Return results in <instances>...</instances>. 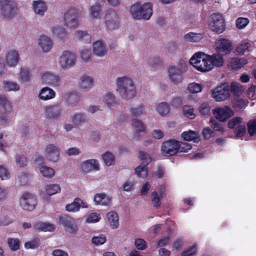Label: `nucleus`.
<instances>
[{
    "label": "nucleus",
    "mask_w": 256,
    "mask_h": 256,
    "mask_svg": "<svg viewBox=\"0 0 256 256\" xmlns=\"http://www.w3.org/2000/svg\"><path fill=\"white\" fill-rule=\"evenodd\" d=\"M110 226L113 228H117L118 226V214L114 212H110L106 214Z\"/></svg>",
    "instance_id": "c85d7f7f"
},
{
    "label": "nucleus",
    "mask_w": 256,
    "mask_h": 256,
    "mask_svg": "<svg viewBox=\"0 0 256 256\" xmlns=\"http://www.w3.org/2000/svg\"><path fill=\"white\" fill-rule=\"evenodd\" d=\"M40 171L44 176L48 178L53 177L55 174V172L53 168L46 166H42L40 168Z\"/></svg>",
    "instance_id": "37998d69"
},
{
    "label": "nucleus",
    "mask_w": 256,
    "mask_h": 256,
    "mask_svg": "<svg viewBox=\"0 0 256 256\" xmlns=\"http://www.w3.org/2000/svg\"><path fill=\"white\" fill-rule=\"evenodd\" d=\"M52 34L62 40H64L67 38V34L65 29L60 26L52 28Z\"/></svg>",
    "instance_id": "473e14b6"
},
{
    "label": "nucleus",
    "mask_w": 256,
    "mask_h": 256,
    "mask_svg": "<svg viewBox=\"0 0 256 256\" xmlns=\"http://www.w3.org/2000/svg\"><path fill=\"white\" fill-rule=\"evenodd\" d=\"M71 118L72 122L76 126L81 125L82 123H84L86 120V118L82 112L74 113Z\"/></svg>",
    "instance_id": "c756f323"
},
{
    "label": "nucleus",
    "mask_w": 256,
    "mask_h": 256,
    "mask_svg": "<svg viewBox=\"0 0 256 256\" xmlns=\"http://www.w3.org/2000/svg\"><path fill=\"white\" fill-rule=\"evenodd\" d=\"M76 58L74 54L68 50H64L60 57L59 64L62 68H68L75 64Z\"/></svg>",
    "instance_id": "f8f14e48"
},
{
    "label": "nucleus",
    "mask_w": 256,
    "mask_h": 256,
    "mask_svg": "<svg viewBox=\"0 0 256 256\" xmlns=\"http://www.w3.org/2000/svg\"><path fill=\"white\" fill-rule=\"evenodd\" d=\"M40 240L38 238H34L31 240L28 241L24 244V247L26 249H35L40 246Z\"/></svg>",
    "instance_id": "c03bdc74"
},
{
    "label": "nucleus",
    "mask_w": 256,
    "mask_h": 256,
    "mask_svg": "<svg viewBox=\"0 0 256 256\" xmlns=\"http://www.w3.org/2000/svg\"><path fill=\"white\" fill-rule=\"evenodd\" d=\"M4 88L6 91H16L20 89V86L16 83L9 81L4 82Z\"/></svg>",
    "instance_id": "8fccbe9b"
},
{
    "label": "nucleus",
    "mask_w": 256,
    "mask_h": 256,
    "mask_svg": "<svg viewBox=\"0 0 256 256\" xmlns=\"http://www.w3.org/2000/svg\"><path fill=\"white\" fill-rule=\"evenodd\" d=\"M91 49H82L81 50V58L85 62H88L91 60Z\"/></svg>",
    "instance_id": "680f3d73"
},
{
    "label": "nucleus",
    "mask_w": 256,
    "mask_h": 256,
    "mask_svg": "<svg viewBox=\"0 0 256 256\" xmlns=\"http://www.w3.org/2000/svg\"><path fill=\"white\" fill-rule=\"evenodd\" d=\"M184 38L186 42H198L201 40L202 36L198 34L189 32L184 36Z\"/></svg>",
    "instance_id": "c9c22d12"
},
{
    "label": "nucleus",
    "mask_w": 256,
    "mask_h": 256,
    "mask_svg": "<svg viewBox=\"0 0 256 256\" xmlns=\"http://www.w3.org/2000/svg\"><path fill=\"white\" fill-rule=\"evenodd\" d=\"M94 200L96 205L107 206L110 204L112 198L104 193H100L95 194Z\"/></svg>",
    "instance_id": "5701e85b"
},
{
    "label": "nucleus",
    "mask_w": 256,
    "mask_h": 256,
    "mask_svg": "<svg viewBox=\"0 0 256 256\" xmlns=\"http://www.w3.org/2000/svg\"><path fill=\"white\" fill-rule=\"evenodd\" d=\"M79 14L74 8L68 10L64 15L65 25L70 28H76L79 24Z\"/></svg>",
    "instance_id": "9d476101"
},
{
    "label": "nucleus",
    "mask_w": 256,
    "mask_h": 256,
    "mask_svg": "<svg viewBox=\"0 0 256 256\" xmlns=\"http://www.w3.org/2000/svg\"><path fill=\"white\" fill-rule=\"evenodd\" d=\"M38 44L42 48H51L53 46V42L48 36L41 35L38 40Z\"/></svg>",
    "instance_id": "cd10ccee"
},
{
    "label": "nucleus",
    "mask_w": 256,
    "mask_h": 256,
    "mask_svg": "<svg viewBox=\"0 0 256 256\" xmlns=\"http://www.w3.org/2000/svg\"><path fill=\"white\" fill-rule=\"evenodd\" d=\"M46 158L50 161L56 162L60 156V149L53 144L48 145L44 150Z\"/></svg>",
    "instance_id": "a211bd4d"
},
{
    "label": "nucleus",
    "mask_w": 256,
    "mask_h": 256,
    "mask_svg": "<svg viewBox=\"0 0 256 256\" xmlns=\"http://www.w3.org/2000/svg\"><path fill=\"white\" fill-rule=\"evenodd\" d=\"M43 84L52 86H58L62 84V82L58 75L46 72L43 74L41 76Z\"/></svg>",
    "instance_id": "dca6fc26"
},
{
    "label": "nucleus",
    "mask_w": 256,
    "mask_h": 256,
    "mask_svg": "<svg viewBox=\"0 0 256 256\" xmlns=\"http://www.w3.org/2000/svg\"><path fill=\"white\" fill-rule=\"evenodd\" d=\"M75 38L84 43L90 42L91 36L87 32L84 30H78L74 34Z\"/></svg>",
    "instance_id": "7c9ffc66"
},
{
    "label": "nucleus",
    "mask_w": 256,
    "mask_h": 256,
    "mask_svg": "<svg viewBox=\"0 0 256 256\" xmlns=\"http://www.w3.org/2000/svg\"><path fill=\"white\" fill-rule=\"evenodd\" d=\"M215 48H230L232 46L231 41L224 38L218 40L215 42Z\"/></svg>",
    "instance_id": "e433bc0d"
},
{
    "label": "nucleus",
    "mask_w": 256,
    "mask_h": 256,
    "mask_svg": "<svg viewBox=\"0 0 256 256\" xmlns=\"http://www.w3.org/2000/svg\"><path fill=\"white\" fill-rule=\"evenodd\" d=\"M248 131L250 136L256 135V120H251L248 122Z\"/></svg>",
    "instance_id": "5fc2aeb1"
},
{
    "label": "nucleus",
    "mask_w": 256,
    "mask_h": 256,
    "mask_svg": "<svg viewBox=\"0 0 256 256\" xmlns=\"http://www.w3.org/2000/svg\"><path fill=\"white\" fill-rule=\"evenodd\" d=\"M138 158L142 161V164L144 165L148 164L152 161L150 154L142 150H140Z\"/></svg>",
    "instance_id": "864d4df0"
},
{
    "label": "nucleus",
    "mask_w": 256,
    "mask_h": 256,
    "mask_svg": "<svg viewBox=\"0 0 256 256\" xmlns=\"http://www.w3.org/2000/svg\"><path fill=\"white\" fill-rule=\"evenodd\" d=\"M190 64L196 69L201 72H207L211 70L209 59L202 52L194 54L190 60Z\"/></svg>",
    "instance_id": "f03ea898"
},
{
    "label": "nucleus",
    "mask_w": 256,
    "mask_h": 256,
    "mask_svg": "<svg viewBox=\"0 0 256 256\" xmlns=\"http://www.w3.org/2000/svg\"><path fill=\"white\" fill-rule=\"evenodd\" d=\"M6 62L8 66H16L19 62V54L16 50L10 51L6 55Z\"/></svg>",
    "instance_id": "b1692460"
},
{
    "label": "nucleus",
    "mask_w": 256,
    "mask_h": 256,
    "mask_svg": "<svg viewBox=\"0 0 256 256\" xmlns=\"http://www.w3.org/2000/svg\"><path fill=\"white\" fill-rule=\"evenodd\" d=\"M18 8L12 0H0V14L6 18L12 19L16 14Z\"/></svg>",
    "instance_id": "39448f33"
},
{
    "label": "nucleus",
    "mask_w": 256,
    "mask_h": 256,
    "mask_svg": "<svg viewBox=\"0 0 256 256\" xmlns=\"http://www.w3.org/2000/svg\"><path fill=\"white\" fill-rule=\"evenodd\" d=\"M80 97L76 92H71L68 96V104L71 106H75L78 104L80 102Z\"/></svg>",
    "instance_id": "3c124183"
},
{
    "label": "nucleus",
    "mask_w": 256,
    "mask_h": 256,
    "mask_svg": "<svg viewBox=\"0 0 256 256\" xmlns=\"http://www.w3.org/2000/svg\"><path fill=\"white\" fill-rule=\"evenodd\" d=\"M129 111L131 116L134 117H140L145 113L144 106L142 104L136 108H131Z\"/></svg>",
    "instance_id": "58836bf2"
},
{
    "label": "nucleus",
    "mask_w": 256,
    "mask_h": 256,
    "mask_svg": "<svg viewBox=\"0 0 256 256\" xmlns=\"http://www.w3.org/2000/svg\"><path fill=\"white\" fill-rule=\"evenodd\" d=\"M197 252L196 246L193 245L189 246L186 250L182 253V256H194Z\"/></svg>",
    "instance_id": "0e129e2a"
},
{
    "label": "nucleus",
    "mask_w": 256,
    "mask_h": 256,
    "mask_svg": "<svg viewBox=\"0 0 256 256\" xmlns=\"http://www.w3.org/2000/svg\"><path fill=\"white\" fill-rule=\"evenodd\" d=\"M188 89L190 93H198L202 90V87L200 84L192 82L188 85Z\"/></svg>",
    "instance_id": "4d7b16f0"
},
{
    "label": "nucleus",
    "mask_w": 256,
    "mask_h": 256,
    "mask_svg": "<svg viewBox=\"0 0 256 256\" xmlns=\"http://www.w3.org/2000/svg\"><path fill=\"white\" fill-rule=\"evenodd\" d=\"M12 103L4 95H0V125L8 123L11 119Z\"/></svg>",
    "instance_id": "7ed1b4c3"
},
{
    "label": "nucleus",
    "mask_w": 256,
    "mask_h": 256,
    "mask_svg": "<svg viewBox=\"0 0 256 256\" xmlns=\"http://www.w3.org/2000/svg\"><path fill=\"white\" fill-rule=\"evenodd\" d=\"M100 214L96 212L90 214L86 218L87 222H96L100 221Z\"/></svg>",
    "instance_id": "338daca9"
},
{
    "label": "nucleus",
    "mask_w": 256,
    "mask_h": 256,
    "mask_svg": "<svg viewBox=\"0 0 256 256\" xmlns=\"http://www.w3.org/2000/svg\"><path fill=\"white\" fill-rule=\"evenodd\" d=\"M33 8L36 14L43 16L47 10V6L44 1L39 0L33 3Z\"/></svg>",
    "instance_id": "a878e982"
},
{
    "label": "nucleus",
    "mask_w": 256,
    "mask_h": 256,
    "mask_svg": "<svg viewBox=\"0 0 256 256\" xmlns=\"http://www.w3.org/2000/svg\"><path fill=\"white\" fill-rule=\"evenodd\" d=\"M160 196L156 191H153L151 194V200L154 207L156 208H159L161 206Z\"/></svg>",
    "instance_id": "79ce46f5"
},
{
    "label": "nucleus",
    "mask_w": 256,
    "mask_h": 256,
    "mask_svg": "<svg viewBox=\"0 0 256 256\" xmlns=\"http://www.w3.org/2000/svg\"><path fill=\"white\" fill-rule=\"evenodd\" d=\"M217 52L212 55L206 54V57L208 58L211 65V70L214 66L220 68L224 64V56L229 54L232 49H217Z\"/></svg>",
    "instance_id": "0eeeda50"
},
{
    "label": "nucleus",
    "mask_w": 256,
    "mask_h": 256,
    "mask_svg": "<svg viewBox=\"0 0 256 256\" xmlns=\"http://www.w3.org/2000/svg\"><path fill=\"white\" fill-rule=\"evenodd\" d=\"M20 76L23 82H27L30 80V73L29 70L25 68H22L20 73Z\"/></svg>",
    "instance_id": "6e6d98bb"
},
{
    "label": "nucleus",
    "mask_w": 256,
    "mask_h": 256,
    "mask_svg": "<svg viewBox=\"0 0 256 256\" xmlns=\"http://www.w3.org/2000/svg\"><path fill=\"white\" fill-rule=\"evenodd\" d=\"M106 236L104 234H100L98 236H94L92 242L96 246H100L104 244L106 242Z\"/></svg>",
    "instance_id": "e2e57ef3"
},
{
    "label": "nucleus",
    "mask_w": 256,
    "mask_h": 256,
    "mask_svg": "<svg viewBox=\"0 0 256 256\" xmlns=\"http://www.w3.org/2000/svg\"><path fill=\"white\" fill-rule=\"evenodd\" d=\"M30 178V174L25 172H22L20 174V175L18 176V182L20 184L25 185L28 182Z\"/></svg>",
    "instance_id": "69168bd1"
},
{
    "label": "nucleus",
    "mask_w": 256,
    "mask_h": 256,
    "mask_svg": "<svg viewBox=\"0 0 256 256\" xmlns=\"http://www.w3.org/2000/svg\"><path fill=\"white\" fill-rule=\"evenodd\" d=\"M105 24L109 30H114L118 27L119 18L118 14L113 10H108L104 16Z\"/></svg>",
    "instance_id": "2eb2a0df"
},
{
    "label": "nucleus",
    "mask_w": 256,
    "mask_h": 256,
    "mask_svg": "<svg viewBox=\"0 0 256 256\" xmlns=\"http://www.w3.org/2000/svg\"><path fill=\"white\" fill-rule=\"evenodd\" d=\"M182 138L184 140L194 141V142H198L200 138L198 133L196 132L190 130L188 132H184L181 134Z\"/></svg>",
    "instance_id": "bb28decb"
},
{
    "label": "nucleus",
    "mask_w": 256,
    "mask_h": 256,
    "mask_svg": "<svg viewBox=\"0 0 256 256\" xmlns=\"http://www.w3.org/2000/svg\"><path fill=\"white\" fill-rule=\"evenodd\" d=\"M62 109L58 105H54L45 108L44 114L48 119L54 120L60 117Z\"/></svg>",
    "instance_id": "f3484780"
},
{
    "label": "nucleus",
    "mask_w": 256,
    "mask_h": 256,
    "mask_svg": "<svg viewBox=\"0 0 256 256\" xmlns=\"http://www.w3.org/2000/svg\"><path fill=\"white\" fill-rule=\"evenodd\" d=\"M58 223L66 232L70 234H76L78 230L77 222L74 218L68 214H61L58 218Z\"/></svg>",
    "instance_id": "423d86ee"
},
{
    "label": "nucleus",
    "mask_w": 256,
    "mask_h": 256,
    "mask_svg": "<svg viewBox=\"0 0 256 256\" xmlns=\"http://www.w3.org/2000/svg\"><path fill=\"white\" fill-rule=\"evenodd\" d=\"M102 158L105 164L108 166H112L114 164L115 156L110 152H106L102 154Z\"/></svg>",
    "instance_id": "4c0bfd02"
},
{
    "label": "nucleus",
    "mask_w": 256,
    "mask_h": 256,
    "mask_svg": "<svg viewBox=\"0 0 256 256\" xmlns=\"http://www.w3.org/2000/svg\"><path fill=\"white\" fill-rule=\"evenodd\" d=\"M249 20L247 18H239L236 20V25L238 28L242 29L248 24Z\"/></svg>",
    "instance_id": "774afa93"
},
{
    "label": "nucleus",
    "mask_w": 256,
    "mask_h": 256,
    "mask_svg": "<svg viewBox=\"0 0 256 256\" xmlns=\"http://www.w3.org/2000/svg\"><path fill=\"white\" fill-rule=\"evenodd\" d=\"M93 80L90 76L84 75L81 78L80 88L86 90H88L92 86Z\"/></svg>",
    "instance_id": "2f4dec72"
},
{
    "label": "nucleus",
    "mask_w": 256,
    "mask_h": 256,
    "mask_svg": "<svg viewBox=\"0 0 256 256\" xmlns=\"http://www.w3.org/2000/svg\"><path fill=\"white\" fill-rule=\"evenodd\" d=\"M234 134L236 138L243 137L246 134V128L244 124H240L234 128Z\"/></svg>",
    "instance_id": "603ef678"
},
{
    "label": "nucleus",
    "mask_w": 256,
    "mask_h": 256,
    "mask_svg": "<svg viewBox=\"0 0 256 256\" xmlns=\"http://www.w3.org/2000/svg\"><path fill=\"white\" fill-rule=\"evenodd\" d=\"M80 207L82 208H88V204L81 198H76L72 203L66 205V210L68 212H74L79 211Z\"/></svg>",
    "instance_id": "6ab92c4d"
},
{
    "label": "nucleus",
    "mask_w": 256,
    "mask_h": 256,
    "mask_svg": "<svg viewBox=\"0 0 256 256\" xmlns=\"http://www.w3.org/2000/svg\"><path fill=\"white\" fill-rule=\"evenodd\" d=\"M242 119L240 117L236 116L231 119L228 123V126L230 129H234L238 126L241 124Z\"/></svg>",
    "instance_id": "bf43d9fd"
},
{
    "label": "nucleus",
    "mask_w": 256,
    "mask_h": 256,
    "mask_svg": "<svg viewBox=\"0 0 256 256\" xmlns=\"http://www.w3.org/2000/svg\"><path fill=\"white\" fill-rule=\"evenodd\" d=\"M144 8L147 10L146 14H142V8L140 4L136 3L130 7V13L132 17L136 20L144 19L148 20L152 14V4L150 2L144 4Z\"/></svg>",
    "instance_id": "20e7f679"
},
{
    "label": "nucleus",
    "mask_w": 256,
    "mask_h": 256,
    "mask_svg": "<svg viewBox=\"0 0 256 256\" xmlns=\"http://www.w3.org/2000/svg\"><path fill=\"white\" fill-rule=\"evenodd\" d=\"M46 191L48 196H52L60 192V188L56 184H50L46 186Z\"/></svg>",
    "instance_id": "ea45409f"
},
{
    "label": "nucleus",
    "mask_w": 256,
    "mask_h": 256,
    "mask_svg": "<svg viewBox=\"0 0 256 256\" xmlns=\"http://www.w3.org/2000/svg\"><path fill=\"white\" fill-rule=\"evenodd\" d=\"M182 110L185 116L190 119L192 120L194 118L196 114L194 113V109L190 106H184L182 107Z\"/></svg>",
    "instance_id": "09e8293b"
},
{
    "label": "nucleus",
    "mask_w": 256,
    "mask_h": 256,
    "mask_svg": "<svg viewBox=\"0 0 256 256\" xmlns=\"http://www.w3.org/2000/svg\"><path fill=\"white\" fill-rule=\"evenodd\" d=\"M20 202L22 209L28 210H33L37 204L35 196L29 192L24 193L20 198Z\"/></svg>",
    "instance_id": "9b49d317"
},
{
    "label": "nucleus",
    "mask_w": 256,
    "mask_h": 256,
    "mask_svg": "<svg viewBox=\"0 0 256 256\" xmlns=\"http://www.w3.org/2000/svg\"><path fill=\"white\" fill-rule=\"evenodd\" d=\"M82 170L84 173H88L92 170H99V164L94 159L84 161L82 164Z\"/></svg>",
    "instance_id": "412c9836"
},
{
    "label": "nucleus",
    "mask_w": 256,
    "mask_h": 256,
    "mask_svg": "<svg viewBox=\"0 0 256 256\" xmlns=\"http://www.w3.org/2000/svg\"><path fill=\"white\" fill-rule=\"evenodd\" d=\"M55 96L56 92L53 90L48 87H45L41 90L38 97L40 100H46L53 98Z\"/></svg>",
    "instance_id": "393cba45"
},
{
    "label": "nucleus",
    "mask_w": 256,
    "mask_h": 256,
    "mask_svg": "<svg viewBox=\"0 0 256 256\" xmlns=\"http://www.w3.org/2000/svg\"><path fill=\"white\" fill-rule=\"evenodd\" d=\"M230 96V87L226 84H221L212 90V97L216 102L224 101Z\"/></svg>",
    "instance_id": "1a4fd4ad"
},
{
    "label": "nucleus",
    "mask_w": 256,
    "mask_h": 256,
    "mask_svg": "<svg viewBox=\"0 0 256 256\" xmlns=\"http://www.w3.org/2000/svg\"><path fill=\"white\" fill-rule=\"evenodd\" d=\"M208 22L211 29L218 34H221L225 30L224 18L220 14L214 13L211 14Z\"/></svg>",
    "instance_id": "6e6552de"
},
{
    "label": "nucleus",
    "mask_w": 256,
    "mask_h": 256,
    "mask_svg": "<svg viewBox=\"0 0 256 256\" xmlns=\"http://www.w3.org/2000/svg\"><path fill=\"white\" fill-rule=\"evenodd\" d=\"M104 102L107 106L110 108L111 106H114L117 104V101L116 100L115 96L111 92H108L104 98Z\"/></svg>",
    "instance_id": "a18cd8bd"
},
{
    "label": "nucleus",
    "mask_w": 256,
    "mask_h": 256,
    "mask_svg": "<svg viewBox=\"0 0 256 256\" xmlns=\"http://www.w3.org/2000/svg\"><path fill=\"white\" fill-rule=\"evenodd\" d=\"M169 78L174 84L181 82L182 80V72L178 68L170 66L168 68Z\"/></svg>",
    "instance_id": "aec40b11"
},
{
    "label": "nucleus",
    "mask_w": 256,
    "mask_h": 256,
    "mask_svg": "<svg viewBox=\"0 0 256 256\" xmlns=\"http://www.w3.org/2000/svg\"><path fill=\"white\" fill-rule=\"evenodd\" d=\"M178 152H186L192 148L191 144L187 142H180L178 141Z\"/></svg>",
    "instance_id": "13d9d810"
},
{
    "label": "nucleus",
    "mask_w": 256,
    "mask_h": 256,
    "mask_svg": "<svg viewBox=\"0 0 256 256\" xmlns=\"http://www.w3.org/2000/svg\"><path fill=\"white\" fill-rule=\"evenodd\" d=\"M132 124L136 134L145 131L146 126L144 124L139 120L133 119Z\"/></svg>",
    "instance_id": "72a5a7b5"
},
{
    "label": "nucleus",
    "mask_w": 256,
    "mask_h": 256,
    "mask_svg": "<svg viewBox=\"0 0 256 256\" xmlns=\"http://www.w3.org/2000/svg\"><path fill=\"white\" fill-rule=\"evenodd\" d=\"M54 224H51L48 222H42L40 224V226L38 228V230L41 231H52L54 230Z\"/></svg>",
    "instance_id": "052dcab7"
},
{
    "label": "nucleus",
    "mask_w": 256,
    "mask_h": 256,
    "mask_svg": "<svg viewBox=\"0 0 256 256\" xmlns=\"http://www.w3.org/2000/svg\"><path fill=\"white\" fill-rule=\"evenodd\" d=\"M178 141L170 140L164 142L161 146V151L163 155L166 156H174L178 153Z\"/></svg>",
    "instance_id": "ddd939ff"
},
{
    "label": "nucleus",
    "mask_w": 256,
    "mask_h": 256,
    "mask_svg": "<svg viewBox=\"0 0 256 256\" xmlns=\"http://www.w3.org/2000/svg\"><path fill=\"white\" fill-rule=\"evenodd\" d=\"M116 90L120 93L122 98L129 100L136 96V90L132 80L126 76L118 78L116 80Z\"/></svg>",
    "instance_id": "f257e3e1"
},
{
    "label": "nucleus",
    "mask_w": 256,
    "mask_h": 256,
    "mask_svg": "<svg viewBox=\"0 0 256 256\" xmlns=\"http://www.w3.org/2000/svg\"><path fill=\"white\" fill-rule=\"evenodd\" d=\"M216 118L222 122H226L234 115V111L228 106L217 108L212 110Z\"/></svg>",
    "instance_id": "4468645a"
},
{
    "label": "nucleus",
    "mask_w": 256,
    "mask_h": 256,
    "mask_svg": "<svg viewBox=\"0 0 256 256\" xmlns=\"http://www.w3.org/2000/svg\"><path fill=\"white\" fill-rule=\"evenodd\" d=\"M147 165L139 166L135 169L136 173L138 176L142 178H146L148 174Z\"/></svg>",
    "instance_id": "49530a36"
},
{
    "label": "nucleus",
    "mask_w": 256,
    "mask_h": 256,
    "mask_svg": "<svg viewBox=\"0 0 256 256\" xmlns=\"http://www.w3.org/2000/svg\"><path fill=\"white\" fill-rule=\"evenodd\" d=\"M247 60L244 58H234L229 61L228 66L231 70H237L247 64Z\"/></svg>",
    "instance_id": "4be33fe9"
},
{
    "label": "nucleus",
    "mask_w": 256,
    "mask_h": 256,
    "mask_svg": "<svg viewBox=\"0 0 256 256\" xmlns=\"http://www.w3.org/2000/svg\"><path fill=\"white\" fill-rule=\"evenodd\" d=\"M211 107L208 102L202 103L198 108L200 114L202 116H208L210 114Z\"/></svg>",
    "instance_id": "de8ad7c7"
},
{
    "label": "nucleus",
    "mask_w": 256,
    "mask_h": 256,
    "mask_svg": "<svg viewBox=\"0 0 256 256\" xmlns=\"http://www.w3.org/2000/svg\"><path fill=\"white\" fill-rule=\"evenodd\" d=\"M156 110L162 116H165L170 112L169 106L166 102L159 104L157 106Z\"/></svg>",
    "instance_id": "a19ab883"
},
{
    "label": "nucleus",
    "mask_w": 256,
    "mask_h": 256,
    "mask_svg": "<svg viewBox=\"0 0 256 256\" xmlns=\"http://www.w3.org/2000/svg\"><path fill=\"white\" fill-rule=\"evenodd\" d=\"M8 244L10 250L12 251L16 252L20 249V241L18 238H8Z\"/></svg>",
    "instance_id": "f704fd0d"
}]
</instances>
